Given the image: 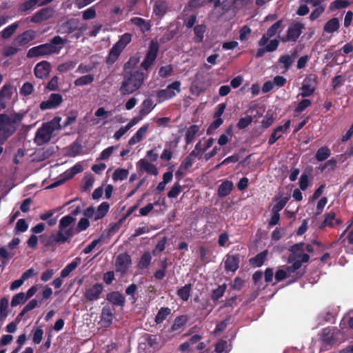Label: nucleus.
Returning a JSON list of instances; mask_svg holds the SVG:
<instances>
[{
	"label": "nucleus",
	"instance_id": "nucleus-1",
	"mask_svg": "<svg viewBox=\"0 0 353 353\" xmlns=\"http://www.w3.org/2000/svg\"><path fill=\"white\" fill-rule=\"evenodd\" d=\"M26 112H15L12 117L0 114V144H3L17 130Z\"/></svg>",
	"mask_w": 353,
	"mask_h": 353
},
{
	"label": "nucleus",
	"instance_id": "nucleus-2",
	"mask_svg": "<svg viewBox=\"0 0 353 353\" xmlns=\"http://www.w3.org/2000/svg\"><path fill=\"white\" fill-rule=\"evenodd\" d=\"M65 43L66 40L61 37L54 36L49 43L41 44L29 49L26 57L28 59H32L59 54Z\"/></svg>",
	"mask_w": 353,
	"mask_h": 353
},
{
	"label": "nucleus",
	"instance_id": "nucleus-3",
	"mask_svg": "<svg viewBox=\"0 0 353 353\" xmlns=\"http://www.w3.org/2000/svg\"><path fill=\"white\" fill-rule=\"evenodd\" d=\"M147 76L140 70L125 72L123 80L120 87V92L122 95L130 94L138 90Z\"/></svg>",
	"mask_w": 353,
	"mask_h": 353
},
{
	"label": "nucleus",
	"instance_id": "nucleus-4",
	"mask_svg": "<svg viewBox=\"0 0 353 353\" xmlns=\"http://www.w3.org/2000/svg\"><path fill=\"white\" fill-rule=\"evenodd\" d=\"M343 336L341 331L336 327H327L323 328L321 334V350L327 351L340 343V338Z\"/></svg>",
	"mask_w": 353,
	"mask_h": 353
},
{
	"label": "nucleus",
	"instance_id": "nucleus-5",
	"mask_svg": "<svg viewBox=\"0 0 353 353\" xmlns=\"http://www.w3.org/2000/svg\"><path fill=\"white\" fill-rule=\"evenodd\" d=\"M291 254L288 256V263L292 261H299L301 265L302 263H307L310 260V256L304 253V243H296L292 245L289 250Z\"/></svg>",
	"mask_w": 353,
	"mask_h": 353
},
{
	"label": "nucleus",
	"instance_id": "nucleus-6",
	"mask_svg": "<svg viewBox=\"0 0 353 353\" xmlns=\"http://www.w3.org/2000/svg\"><path fill=\"white\" fill-rule=\"evenodd\" d=\"M159 50V45L157 41L152 40L149 44L145 58L141 63V68L148 70L154 63Z\"/></svg>",
	"mask_w": 353,
	"mask_h": 353
},
{
	"label": "nucleus",
	"instance_id": "nucleus-7",
	"mask_svg": "<svg viewBox=\"0 0 353 353\" xmlns=\"http://www.w3.org/2000/svg\"><path fill=\"white\" fill-rule=\"evenodd\" d=\"M305 28L304 24L299 21H293L288 27L286 35L281 39L283 42L296 43Z\"/></svg>",
	"mask_w": 353,
	"mask_h": 353
},
{
	"label": "nucleus",
	"instance_id": "nucleus-8",
	"mask_svg": "<svg viewBox=\"0 0 353 353\" xmlns=\"http://www.w3.org/2000/svg\"><path fill=\"white\" fill-rule=\"evenodd\" d=\"M181 92V82L175 81L168 85L165 89L159 90L157 92V97L159 99V102L170 99L176 96V92Z\"/></svg>",
	"mask_w": 353,
	"mask_h": 353
},
{
	"label": "nucleus",
	"instance_id": "nucleus-9",
	"mask_svg": "<svg viewBox=\"0 0 353 353\" xmlns=\"http://www.w3.org/2000/svg\"><path fill=\"white\" fill-rule=\"evenodd\" d=\"M52 132L53 129L50 128L48 124L43 123L41 127H40L36 132L34 142L38 146H41L48 143L51 139Z\"/></svg>",
	"mask_w": 353,
	"mask_h": 353
},
{
	"label": "nucleus",
	"instance_id": "nucleus-10",
	"mask_svg": "<svg viewBox=\"0 0 353 353\" xmlns=\"http://www.w3.org/2000/svg\"><path fill=\"white\" fill-rule=\"evenodd\" d=\"M75 220L76 219L71 215H66L61 219L57 232V237L59 238V239H66L70 241V239L74 236L68 235L67 232L68 231V228L72 227L71 225L74 223Z\"/></svg>",
	"mask_w": 353,
	"mask_h": 353
},
{
	"label": "nucleus",
	"instance_id": "nucleus-11",
	"mask_svg": "<svg viewBox=\"0 0 353 353\" xmlns=\"http://www.w3.org/2000/svg\"><path fill=\"white\" fill-rule=\"evenodd\" d=\"M35 30L29 29L17 35L13 39V44L16 46L24 47L28 46L37 37Z\"/></svg>",
	"mask_w": 353,
	"mask_h": 353
},
{
	"label": "nucleus",
	"instance_id": "nucleus-12",
	"mask_svg": "<svg viewBox=\"0 0 353 353\" xmlns=\"http://www.w3.org/2000/svg\"><path fill=\"white\" fill-rule=\"evenodd\" d=\"M63 101V96L61 94L52 93L47 100L40 103L39 108L42 111L57 109L61 105Z\"/></svg>",
	"mask_w": 353,
	"mask_h": 353
},
{
	"label": "nucleus",
	"instance_id": "nucleus-13",
	"mask_svg": "<svg viewBox=\"0 0 353 353\" xmlns=\"http://www.w3.org/2000/svg\"><path fill=\"white\" fill-rule=\"evenodd\" d=\"M103 291L102 283H96L89 288H86L83 292V298L86 302H94L100 299Z\"/></svg>",
	"mask_w": 353,
	"mask_h": 353
},
{
	"label": "nucleus",
	"instance_id": "nucleus-14",
	"mask_svg": "<svg viewBox=\"0 0 353 353\" xmlns=\"http://www.w3.org/2000/svg\"><path fill=\"white\" fill-rule=\"evenodd\" d=\"M240 256L239 254L228 253L223 259L224 269L226 272H235L239 268Z\"/></svg>",
	"mask_w": 353,
	"mask_h": 353
},
{
	"label": "nucleus",
	"instance_id": "nucleus-15",
	"mask_svg": "<svg viewBox=\"0 0 353 353\" xmlns=\"http://www.w3.org/2000/svg\"><path fill=\"white\" fill-rule=\"evenodd\" d=\"M291 265H288L285 268V271L287 272V275L289 277V283H292L294 282L297 281L303 276V272L299 270L301 267V263L299 261H292Z\"/></svg>",
	"mask_w": 353,
	"mask_h": 353
},
{
	"label": "nucleus",
	"instance_id": "nucleus-16",
	"mask_svg": "<svg viewBox=\"0 0 353 353\" xmlns=\"http://www.w3.org/2000/svg\"><path fill=\"white\" fill-rule=\"evenodd\" d=\"M131 263V256L127 252L121 253L117 256L115 260L116 271L125 274L129 269Z\"/></svg>",
	"mask_w": 353,
	"mask_h": 353
},
{
	"label": "nucleus",
	"instance_id": "nucleus-17",
	"mask_svg": "<svg viewBox=\"0 0 353 353\" xmlns=\"http://www.w3.org/2000/svg\"><path fill=\"white\" fill-rule=\"evenodd\" d=\"M283 22V20H279L268 29L267 32L261 37L259 41V46L260 47L264 46L265 44H267L270 38L274 37L278 32L281 30Z\"/></svg>",
	"mask_w": 353,
	"mask_h": 353
},
{
	"label": "nucleus",
	"instance_id": "nucleus-18",
	"mask_svg": "<svg viewBox=\"0 0 353 353\" xmlns=\"http://www.w3.org/2000/svg\"><path fill=\"white\" fill-rule=\"evenodd\" d=\"M53 15V10L51 8H43L37 11L32 17L30 21L34 23H40L50 19Z\"/></svg>",
	"mask_w": 353,
	"mask_h": 353
},
{
	"label": "nucleus",
	"instance_id": "nucleus-19",
	"mask_svg": "<svg viewBox=\"0 0 353 353\" xmlns=\"http://www.w3.org/2000/svg\"><path fill=\"white\" fill-rule=\"evenodd\" d=\"M51 70V64L47 61H42L35 65L34 73L37 78L44 79L47 77Z\"/></svg>",
	"mask_w": 353,
	"mask_h": 353
},
{
	"label": "nucleus",
	"instance_id": "nucleus-20",
	"mask_svg": "<svg viewBox=\"0 0 353 353\" xmlns=\"http://www.w3.org/2000/svg\"><path fill=\"white\" fill-rule=\"evenodd\" d=\"M114 307L107 305L103 307L101 313V327H108L112 323Z\"/></svg>",
	"mask_w": 353,
	"mask_h": 353
},
{
	"label": "nucleus",
	"instance_id": "nucleus-21",
	"mask_svg": "<svg viewBox=\"0 0 353 353\" xmlns=\"http://www.w3.org/2000/svg\"><path fill=\"white\" fill-rule=\"evenodd\" d=\"M13 94V86L10 83L4 84L0 90V110L6 108L5 99H10Z\"/></svg>",
	"mask_w": 353,
	"mask_h": 353
},
{
	"label": "nucleus",
	"instance_id": "nucleus-22",
	"mask_svg": "<svg viewBox=\"0 0 353 353\" xmlns=\"http://www.w3.org/2000/svg\"><path fill=\"white\" fill-rule=\"evenodd\" d=\"M290 120H287L283 125H279L273 130L268 139L269 145H273L281 137V134L280 133L287 131L290 128Z\"/></svg>",
	"mask_w": 353,
	"mask_h": 353
},
{
	"label": "nucleus",
	"instance_id": "nucleus-23",
	"mask_svg": "<svg viewBox=\"0 0 353 353\" xmlns=\"http://www.w3.org/2000/svg\"><path fill=\"white\" fill-rule=\"evenodd\" d=\"M168 3L165 0H156L154 3L152 10L153 13L159 18L161 19L168 11Z\"/></svg>",
	"mask_w": 353,
	"mask_h": 353
},
{
	"label": "nucleus",
	"instance_id": "nucleus-24",
	"mask_svg": "<svg viewBox=\"0 0 353 353\" xmlns=\"http://www.w3.org/2000/svg\"><path fill=\"white\" fill-rule=\"evenodd\" d=\"M279 45V42L277 39H272L268 45H265L264 46L261 47L256 50V53L255 55L256 58L262 57L264 54L267 52H271L275 51Z\"/></svg>",
	"mask_w": 353,
	"mask_h": 353
},
{
	"label": "nucleus",
	"instance_id": "nucleus-25",
	"mask_svg": "<svg viewBox=\"0 0 353 353\" xmlns=\"http://www.w3.org/2000/svg\"><path fill=\"white\" fill-rule=\"evenodd\" d=\"M123 50L124 49L123 48L115 43L108 53L106 58V63L108 65H112L114 63Z\"/></svg>",
	"mask_w": 353,
	"mask_h": 353
},
{
	"label": "nucleus",
	"instance_id": "nucleus-26",
	"mask_svg": "<svg viewBox=\"0 0 353 353\" xmlns=\"http://www.w3.org/2000/svg\"><path fill=\"white\" fill-rule=\"evenodd\" d=\"M123 50L124 49L123 48L115 43L108 53L106 58V63L108 65H112L114 63Z\"/></svg>",
	"mask_w": 353,
	"mask_h": 353
},
{
	"label": "nucleus",
	"instance_id": "nucleus-27",
	"mask_svg": "<svg viewBox=\"0 0 353 353\" xmlns=\"http://www.w3.org/2000/svg\"><path fill=\"white\" fill-rule=\"evenodd\" d=\"M137 166L140 170H143L152 175L156 176L159 173L157 167L145 159H140L137 163Z\"/></svg>",
	"mask_w": 353,
	"mask_h": 353
},
{
	"label": "nucleus",
	"instance_id": "nucleus-28",
	"mask_svg": "<svg viewBox=\"0 0 353 353\" xmlns=\"http://www.w3.org/2000/svg\"><path fill=\"white\" fill-rule=\"evenodd\" d=\"M90 226V221L86 218H81L77 223L76 228L70 227L67 234L69 236H74L75 234L85 230Z\"/></svg>",
	"mask_w": 353,
	"mask_h": 353
},
{
	"label": "nucleus",
	"instance_id": "nucleus-29",
	"mask_svg": "<svg viewBox=\"0 0 353 353\" xmlns=\"http://www.w3.org/2000/svg\"><path fill=\"white\" fill-rule=\"evenodd\" d=\"M106 300L117 306L122 307L125 304V297L118 291L108 293Z\"/></svg>",
	"mask_w": 353,
	"mask_h": 353
},
{
	"label": "nucleus",
	"instance_id": "nucleus-30",
	"mask_svg": "<svg viewBox=\"0 0 353 353\" xmlns=\"http://www.w3.org/2000/svg\"><path fill=\"white\" fill-rule=\"evenodd\" d=\"M188 317L186 315H181L177 316L170 327L172 332L180 333L183 330L184 327L187 324Z\"/></svg>",
	"mask_w": 353,
	"mask_h": 353
},
{
	"label": "nucleus",
	"instance_id": "nucleus-31",
	"mask_svg": "<svg viewBox=\"0 0 353 353\" xmlns=\"http://www.w3.org/2000/svg\"><path fill=\"white\" fill-rule=\"evenodd\" d=\"M78 28V23L77 20L72 19L63 22L60 28L59 32L62 34H71L74 32Z\"/></svg>",
	"mask_w": 353,
	"mask_h": 353
},
{
	"label": "nucleus",
	"instance_id": "nucleus-32",
	"mask_svg": "<svg viewBox=\"0 0 353 353\" xmlns=\"http://www.w3.org/2000/svg\"><path fill=\"white\" fill-rule=\"evenodd\" d=\"M268 250H265L250 259V264L254 268L261 267L265 261Z\"/></svg>",
	"mask_w": 353,
	"mask_h": 353
},
{
	"label": "nucleus",
	"instance_id": "nucleus-33",
	"mask_svg": "<svg viewBox=\"0 0 353 353\" xmlns=\"http://www.w3.org/2000/svg\"><path fill=\"white\" fill-rule=\"evenodd\" d=\"M43 0H28L21 3L19 7V10L22 12H26L32 10L37 6H43Z\"/></svg>",
	"mask_w": 353,
	"mask_h": 353
},
{
	"label": "nucleus",
	"instance_id": "nucleus-34",
	"mask_svg": "<svg viewBox=\"0 0 353 353\" xmlns=\"http://www.w3.org/2000/svg\"><path fill=\"white\" fill-rule=\"evenodd\" d=\"M234 185L231 181L225 180L219 186L218 195L220 197L228 196L233 190Z\"/></svg>",
	"mask_w": 353,
	"mask_h": 353
},
{
	"label": "nucleus",
	"instance_id": "nucleus-35",
	"mask_svg": "<svg viewBox=\"0 0 353 353\" xmlns=\"http://www.w3.org/2000/svg\"><path fill=\"white\" fill-rule=\"evenodd\" d=\"M149 127V124H145L142 127H141L137 132L129 139L128 144L130 145H133L139 141L143 139L144 134L147 132Z\"/></svg>",
	"mask_w": 353,
	"mask_h": 353
},
{
	"label": "nucleus",
	"instance_id": "nucleus-36",
	"mask_svg": "<svg viewBox=\"0 0 353 353\" xmlns=\"http://www.w3.org/2000/svg\"><path fill=\"white\" fill-rule=\"evenodd\" d=\"M340 28V22L338 18L333 17L328 20L323 26L324 32L332 34L337 31Z\"/></svg>",
	"mask_w": 353,
	"mask_h": 353
},
{
	"label": "nucleus",
	"instance_id": "nucleus-37",
	"mask_svg": "<svg viewBox=\"0 0 353 353\" xmlns=\"http://www.w3.org/2000/svg\"><path fill=\"white\" fill-rule=\"evenodd\" d=\"M207 27L205 24H199L194 27V37L193 40L196 43H200L203 41L204 34L206 32Z\"/></svg>",
	"mask_w": 353,
	"mask_h": 353
},
{
	"label": "nucleus",
	"instance_id": "nucleus-38",
	"mask_svg": "<svg viewBox=\"0 0 353 353\" xmlns=\"http://www.w3.org/2000/svg\"><path fill=\"white\" fill-rule=\"evenodd\" d=\"M81 259L80 257H76L72 262L68 263L61 272V276L62 278L67 277L70 272L74 270L77 266L81 263Z\"/></svg>",
	"mask_w": 353,
	"mask_h": 353
},
{
	"label": "nucleus",
	"instance_id": "nucleus-39",
	"mask_svg": "<svg viewBox=\"0 0 353 353\" xmlns=\"http://www.w3.org/2000/svg\"><path fill=\"white\" fill-rule=\"evenodd\" d=\"M19 27V21H16L11 25L5 28L1 32V37L3 39H10L17 31Z\"/></svg>",
	"mask_w": 353,
	"mask_h": 353
},
{
	"label": "nucleus",
	"instance_id": "nucleus-40",
	"mask_svg": "<svg viewBox=\"0 0 353 353\" xmlns=\"http://www.w3.org/2000/svg\"><path fill=\"white\" fill-rule=\"evenodd\" d=\"M75 175L74 173H72V171L71 169L68 170L65 172H63L62 174L60 175V179L52 184H50L48 188H56L61 184H63L66 181L73 178Z\"/></svg>",
	"mask_w": 353,
	"mask_h": 353
},
{
	"label": "nucleus",
	"instance_id": "nucleus-41",
	"mask_svg": "<svg viewBox=\"0 0 353 353\" xmlns=\"http://www.w3.org/2000/svg\"><path fill=\"white\" fill-rule=\"evenodd\" d=\"M170 314H171V309L168 307H162L155 316L154 322L157 325L161 324Z\"/></svg>",
	"mask_w": 353,
	"mask_h": 353
},
{
	"label": "nucleus",
	"instance_id": "nucleus-42",
	"mask_svg": "<svg viewBox=\"0 0 353 353\" xmlns=\"http://www.w3.org/2000/svg\"><path fill=\"white\" fill-rule=\"evenodd\" d=\"M154 108V105H153L152 99L150 98L145 99L140 106L139 114L140 116H145L149 114Z\"/></svg>",
	"mask_w": 353,
	"mask_h": 353
},
{
	"label": "nucleus",
	"instance_id": "nucleus-43",
	"mask_svg": "<svg viewBox=\"0 0 353 353\" xmlns=\"http://www.w3.org/2000/svg\"><path fill=\"white\" fill-rule=\"evenodd\" d=\"M199 131V126L197 125H192L188 128L185 133V143L187 145L190 144L193 141Z\"/></svg>",
	"mask_w": 353,
	"mask_h": 353
},
{
	"label": "nucleus",
	"instance_id": "nucleus-44",
	"mask_svg": "<svg viewBox=\"0 0 353 353\" xmlns=\"http://www.w3.org/2000/svg\"><path fill=\"white\" fill-rule=\"evenodd\" d=\"M325 219L321 223L319 228L323 229L326 226H329L330 228L335 227V224L334 223V221L335 220L336 213L333 211H330L325 214Z\"/></svg>",
	"mask_w": 353,
	"mask_h": 353
},
{
	"label": "nucleus",
	"instance_id": "nucleus-45",
	"mask_svg": "<svg viewBox=\"0 0 353 353\" xmlns=\"http://www.w3.org/2000/svg\"><path fill=\"white\" fill-rule=\"evenodd\" d=\"M110 209V205L108 202L101 203L97 208V212H95L94 220H99L103 219L106 214L108 212Z\"/></svg>",
	"mask_w": 353,
	"mask_h": 353
},
{
	"label": "nucleus",
	"instance_id": "nucleus-46",
	"mask_svg": "<svg viewBox=\"0 0 353 353\" xmlns=\"http://www.w3.org/2000/svg\"><path fill=\"white\" fill-rule=\"evenodd\" d=\"M330 149L327 146H323L316 151L315 158L318 161H323L330 157Z\"/></svg>",
	"mask_w": 353,
	"mask_h": 353
},
{
	"label": "nucleus",
	"instance_id": "nucleus-47",
	"mask_svg": "<svg viewBox=\"0 0 353 353\" xmlns=\"http://www.w3.org/2000/svg\"><path fill=\"white\" fill-rule=\"evenodd\" d=\"M152 256L149 252H144L140 258L138 268L141 270L148 269L151 263Z\"/></svg>",
	"mask_w": 353,
	"mask_h": 353
},
{
	"label": "nucleus",
	"instance_id": "nucleus-48",
	"mask_svg": "<svg viewBox=\"0 0 353 353\" xmlns=\"http://www.w3.org/2000/svg\"><path fill=\"white\" fill-rule=\"evenodd\" d=\"M192 285L190 283L185 284L177 291V295L184 301H187L190 296Z\"/></svg>",
	"mask_w": 353,
	"mask_h": 353
},
{
	"label": "nucleus",
	"instance_id": "nucleus-49",
	"mask_svg": "<svg viewBox=\"0 0 353 353\" xmlns=\"http://www.w3.org/2000/svg\"><path fill=\"white\" fill-rule=\"evenodd\" d=\"M129 172L127 169L117 168L112 174V179L114 181H123L128 178Z\"/></svg>",
	"mask_w": 353,
	"mask_h": 353
},
{
	"label": "nucleus",
	"instance_id": "nucleus-50",
	"mask_svg": "<svg viewBox=\"0 0 353 353\" xmlns=\"http://www.w3.org/2000/svg\"><path fill=\"white\" fill-rule=\"evenodd\" d=\"M8 299L3 297L0 301V321H4L8 315Z\"/></svg>",
	"mask_w": 353,
	"mask_h": 353
},
{
	"label": "nucleus",
	"instance_id": "nucleus-51",
	"mask_svg": "<svg viewBox=\"0 0 353 353\" xmlns=\"http://www.w3.org/2000/svg\"><path fill=\"white\" fill-rule=\"evenodd\" d=\"M57 237V232L56 234H52L47 239V241H42V243L46 247H51L55 243L62 244L66 242H69L68 240L65 239H59Z\"/></svg>",
	"mask_w": 353,
	"mask_h": 353
},
{
	"label": "nucleus",
	"instance_id": "nucleus-52",
	"mask_svg": "<svg viewBox=\"0 0 353 353\" xmlns=\"http://www.w3.org/2000/svg\"><path fill=\"white\" fill-rule=\"evenodd\" d=\"M351 3L348 0H334L330 5V10L334 11L342 8H347L350 6Z\"/></svg>",
	"mask_w": 353,
	"mask_h": 353
},
{
	"label": "nucleus",
	"instance_id": "nucleus-53",
	"mask_svg": "<svg viewBox=\"0 0 353 353\" xmlns=\"http://www.w3.org/2000/svg\"><path fill=\"white\" fill-rule=\"evenodd\" d=\"M94 76L92 74H86L77 78L74 83L76 86H83L91 84L94 81Z\"/></svg>",
	"mask_w": 353,
	"mask_h": 353
},
{
	"label": "nucleus",
	"instance_id": "nucleus-54",
	"mask_svg": "<svg viewBox=\"0 0 353 353\" xmlns=\"http://www.w3.org/2000/svg\"><path fill=\"white\" fill-rule=\"evenodd\" d=\"M226 290L225 284L219 285L217 288L213 290L211 293V299L214 302H216L220 298H221Z\"/></svg>",
	"mask_w": 353,
	"mask_h": 353
},
{
	"label": "nucleus",
	"instance_id": "nucleus-55",
	"mask_svg": "<svg viewBox=\"0 0 353 353\" xmlns=\"http://www.w3.org/2000/svg\"><path fill=\"white\" fill-rule=\"evenodd\" d=\"M276 203L272 208V211L279 212L282 210L289 201V197L275 198Z\"/></svg>",
	"mask_w": 353,
	"mask_h": 353
},
{
	"label": "nucleus",
	"instance_id": "nucleus-56",
	"mask_svg": "<svg viewBox=\"0 0 353 353\" xmlns=\"http://www.w3.org/2000/svg\"><path fill=\"white\" fill-rule=\"evenodd\" d=\"M34 91V85L30 82H25L20 88L19 93L21 96L28 97Z\"/></svg>",
	"mask_w": 353,
	"mask_h": 353
},
{
	"label": "nucleus",
	"instance_id": "nucleus-57",
	"mask_svg": "<svg viewBox=\"0 0 353 353\" xmlns=\"http://www.w3.org/2000/svg\"><path fill=\"white\" fill-rule=\"evenodd\" d=\"M301 92L299 93V96H301L302 97H308L314 93L315 88L312 87L309 84L303 83L301 88Z\"/></svg>",
	"mask_w": 353,
	"mask_h": 353
},
{
	"label": "nucleus",
	"instance_id": "nucleus-58",
	"mask_svg": "<svg viewBox=\"0 0 353 353\" xmlns=\"http://www.w3.org/2000/svg\"><path fill=\"white\" fill-rule=\"evenodd\" d=\"M312 105V101L310 99H302L299 103L296 105L294 109V113L299 114L303 112L306 108L310 107Z\"/></svg>",
	"mask_w": 353,
	"mask_h": 353
},
{
	"label": "nucleus",
	"instance_id": "nucleus-59",
	"mask_svg": "<svg viewBox=\"0 0 353 353\" xmlns=\"http://www.w3.org/2000/svg\"><path fill=\"white\" fill-rule=\"evenodd\" d=\"M28 299L23 292H19L13 296L11 301V306L16 307L19 304L24 303Z\"/></svg>",
	"mask_w": 353,
	"mask_h": 353
},
{
	"label": "nucleus",
	"instance_id": "nucleus-60",
	"mask_svg": "<svg viewBox=\"0 0 353 353\" xmlns=\"http://www.w3.org/2000/svg\"><path fill=\"white\" fill-rule=\"evenodd\" d=\"M82 150V145L81 143L75 141L69 147V154L72 157H76L81 154Z\"/></svg>",
	"mask_w": 353,
	"mask_h": 353
},
{
	"label": "nucleus",
	"instance_id": "nucleus-61",
	"mask_svg": "<svg viewBox=\"0 0 353 353\" xmlns=\"http://www.w3.org/2000/svg\"><path fill=\"white\" fill-rule=\"evenodd\" d=\"M293 58L290 54H283L279 59V63L283 64V68L288 70L293 63Z\"/></svg>",
	"mask_w": 353,
	"mask_h": 353
},
{
	"label": "nucleus",
	"instance_id": "nucleus-62",
	"mask_svg": "<svg viewBox=\"0 0 353 353\" xmlns=\"http://www.w3.org/2000/svg\"><path fill=\"white\" fill-rule=\"evenodd\" d=\"M252 121L253 118L251 115L247 116L245 117H242L239 120L236 124V127L239 130H243L246 128L249 125H250Z\"/></svg>",
	"mask_w": 353,
	"mask_h": 353
},
{
	"label": "nucleus",
	"instance_id": "nucleus-63",
	"mask_svg": "<svg viewBox=\"0 0 353 353\" xmlns=\"http://www.w3.org/2000/svg\"><path fill=\"white\" fill-rule=\"evenodd\" d=\"M132 40V34L130 33H125L122 34L117 42H116L117 44H119L121 48L125 49V48L130 43Z\"/></svg>",
	"mask_w": 353,
	"mask_h": 353
},
{
	"label": "nucleus",
	"instance_id": "nucleus-64",
	"mask_svg": "<svg viewBox=\"0 0 353 353\" xmlns=\"http://www.w3.org/2000/svg\"><path fill=\"white\" fill-rule=\"evenodd\" d=\"M78 117V112L77 111L72 110L69 112L68 115L67 116L63 125V128H66L68 125H70L75 123L77 121Z\"/></svg>",
	"mask_w": 353,
	"mask_h": 353
}]
</instances>
